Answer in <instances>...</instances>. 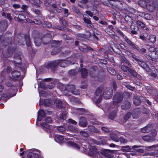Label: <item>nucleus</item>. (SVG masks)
Here are the masks:
<instances>
[{
	"instance_id": "obj_1",
	"label": "nucleus",
	"mask_w": 158,
	"mask_h": 158,
	"mask_svg": "<svg viewBox=\"0 0 158 158\" xmlns=\"http://www.w3.org/2000/svg\"><path fill=\"white\" fill-rule=\"evenodd\" d=\"M123 96L120 93L116 94L113 98V105L114 106V108L116 109L118 105V104L120 103L123 99Z\"/></svg>"
},
{
	"instance_id": "obj_2",
	"label": "nucleus",
	"mask_w": 158,
	"mask_h": 158,
	"mask_svg": "<svg viewBox=\"0 0 158 158\" xmlns=\"http://www.w3.org/2000/svg\"><path fill=\"white\" fill-rule=\"evenodd\" d=\"M135 60L137 62L138 65L145 71L148 72H151V69L146 62L137 58H135Z\"/></svg>"
},
{
	"instance_id": "obj_3",
	"label": "nucleus",
	"mask_w": 158,
	"mask_h": 158,
	"mask_svg": "<svg viewBox=\"0 0 158 158\" xmlns=\"http://www.w3.org/2000/svg\"><path fill=\"white\" fill-rule=\"evenodd\" d=\"M106 5L109 7L111 6L115 9H116V8H118L119 9H122L121 6H122L121 3L118 2L116 3L113 0H110L109 1L108 3H106Z\"/></svg>"
},
{
	"instance_id": "obj_4",
	"label": "nucleus",
	"mask_w": 158,
	"mask_h": 158,
	"mask_svg": "<svg viewBox=\"0 0 158 158\" xmlns=\"http://www.w3.org/2000/svg\"><path fill=\"white\" fill-rule=\"evenodd\" d=\"M40 155V151L37 149L31 150L27 154V156L29 158H39Z\"/></svg>"
},
{
	"instance_id": "obj_5",
	"label": "nucleus",
	"mask_w": 158,
	"mask_h": 158,
	"mask_svg": "<svg viewBox=\"0 0 158 158\" xmlns=\"http://www.w3.org/2000/svg\"><path fill=\"white\" fill-rule=\"evenodd\" d=\"M113 93V90L110 88L106 89L103 93V97L105 99H109L111 98Z\"/></svg>"
},
{
	"instance_id": "obj_6",
	"label": "nucleus",
	"mask_w": 158,
	"mask_h": 158,
	"mask_svg": "<svg viewBox=\"0 0 158 158\" xmlns=\"http://www.w3.org/2000/svg\"><path fill=\"white\" fill-rule=\"evenodd\" d=\"M99 151L98 149L94 146H91L89 148V151L88 152V154L90 156H95L97 154L99 153Z\"/></svg>"
},
{
	"instance_id": "obj_7",
	"label": "nucleus",
	"mask_w": 158,
	"mask_h": 158,
	"mask_svg": "<svg viewBox=\"0 0 158 158\" xmlns=\"http://www.w3.org/2000/svg\"><path fill=\"white\" fill-rule=\"evenodd\" d=\"M115 108L114 110L112 109L111 107H110L107 111V112L109 113L108 117L111 119H114L115 117L117 112L115 110Z\"/></svg>"
},
{
	"instance_id": "obj_8",
	"label": "nucleus",
	"mask_w": 158,
	"mask_h": 158,
	"mask_svg": "<svg viewBox=\"0 0 158 158\" xmlns=\"http://www.w3.org/2000/svg\"><path fill=\"white\" fill-rule=\"evenodd\" d=\"M125 41L130 46L133 48L136 49L137 50H139V48L138 46L135 44L134 43L132 42L127 37L124 38Z\"/></svg>"
},
{
	"instance_id": "obj_9",
	"label": "nucleus",
	"mask_w": 158,
	"mask_h": 158,
	"mask_svg": "<svg viewBox=\"0 0 158 158\" xmlns=\"http://www.w3.org/2000/svg\"><path fill=\"white\" fill-rule=\"evenodd\" d=\"M59 62H60V60H56L52 62H48L47 64L46 67L47 69L51 68L52 69H53L58 65Z\"/></svg>"
},
{
	"instance_id": "obj_10",
	"label": "nucleus",
	"mask_w": 158,
	"mask_h": 158,
	"mask_svg": "<svg viewBox=\"0 0 158 158\" xmlns=\"http://www.w3.org/2000/svg\"><path fill=\"white\" fill-rule=\"evenodd\" d=\"M60 60V62L58 63V65L60 64V66L63 67H65L69 64H73L74 63L68 60Z\"/></svg>"
},
{
	"instance_id": "obj_11",
	"label": "nucleus",
	"mask_w": 158,
	"mask_h": 158,
	"mask_svg": "<svg viewBox=\"0 0 158 158\" xmlns=\"http://www.w3.org/2000/svg\"><path fill=\"white\" fill-rule=\"evenodd\" d=\"M131 106L130 103L127 101H123L121 104V107L124 110L129 109Z\"/></svg>"
},
{
	"instance_id": "obj_12",
	"label": "nucleus",
	"mask_w": 158,
	"mask_h": 158,
	"mask_svg": "<svg viewBox=\"0 0 158 158\" xmlns=\"http://www.w3.org/2000/svg\"><path fill=\"white\" fill-rule=\"evenodd\" d=\"M131 28L132 31L131 32L132 34H136L138 30V27L137 26L136 22L132 23L131 25Z\"/></svg>"
},
{
	"instance_id": "obj_13",
	"label": "nucleus",
	"mask_w": 158,
	"mask_h": 158,
	"mask_svg": "<svg viewBox=\"0 0 158 158\" xmlns=\"http://www.w3.org/2000/svg\"><path fill=\"white\" fill-rule=\"evenodd\" d=\"M83 20L84 22L86 23L89 27L92 28L94 27L93 25L92 24L90 20V19L89 17H86L83 16Z\"/></svg>"
},
{
	"instance_id": "obj_14",
	"label": "nucleus",
	"mask_w": 158,
	"mask_h": 158,
	"mask_svg": "<svg viewBox=\"0 0 158 158\" xmlns=\"http://www.w3.org/2000/svg\"><path fill=\"white\" fill-rule=\"evenodd\" d=\"M29 2L32 6H36L37 7H39L40 4L42 3L40 0H29Z\"/></svg>"
},
{
	"instance_id": "obj_15",
	"label": "nucleus",
	"mask_w": 158,
	"mask_h": 158,
	"mask_svg": "<svg viewBox=\"0 0 158 158\" xmlns=\"http://www.w3.org/2000/svg\"><path fill=\"white\" fill-rule=\"evenodd\" d=\"M152 129V126L151 125H148L145 127L142 128L141 131L143 133H147L149 132Z\"/></svg>"
},
{
	"instance_id": "obj_16",
	"label": "nucleus",
	"mask_w": 158,
	"mask_h": 158,
	"mask_svg": "<svg viewBox=\"0 0 158 158\" xmlns=\"http://www.w3.org/2000/svg\"><path fill=\"white\" fill-rule=\"evenodd\" d=\"M79 124L81 127H85L87 126V123L86 120L84 117H81L79 122Z\"/></svg>"
},
{
	"instance_id": "obj_17",
	"label": "nucleus",
	"mask_w": 158,
	"mask_h": 158,
	"mask_svg": "<svg viewBox=\"0 0 158 158\" xmlns=\"http://www.w3.org/2000/svg\"><path fill=\"white\" fill-rule=\"evenodd\" d=\"M15 60L14 62L15 64H19L21 62V57L18 54H15L14 56Z\"/></svg>"
},
{
	"instance_id": "obj_18",
	"label": "nucleus",
	"mask_w": 158,
	"mask_h": 158,
	"mask_svg": "<svg viewBox=\"0 0 158 158\" xmlns=\"http://www.w3.org/2000/svg\"><path fill=\"white\" fill-rule=\"evenodd\" d=\"M140 111L138 109L135 110L132 115V116L134 119H137L139 116Z\"/></svg>"
},
{
	"instance_id": "obj_19",
	"label": "nucleus",
	"mask_w": 158,
	"mask_h": 158,
	"mask_svg": "<svg viewBox=\"0 0 158 158\" xmlns=\"http://www.w3.org/2000/svg\"><path fill=\"white\" fill-rule=\"evenodd\" d=\"M34 43L35 45L39 47L41 44V39L38 37V35L35 37L34 39Z\"/></svg>"
},
{
	"instance_id": "obj_20",
	"label": "nucleus",
	"mask_w": 158,
	"mask_h": 158,
	"mask_svg": "<svg viewBox=\"0 0 158 158\" xmlns=\"http://www.w3.org/2000/svg\"><path fill=\"white\" fill-rule=\"evenodd\" d=\"M75 86L74 85H67L65 87V89L68 91L73 92V90H75Z\"/></svg>"
},
{
	"instance_id": "obj_21",
	"label": "nucleus",
	"mask_w": 158,
	"mask_h": 158,
	"mask_svg": "<svg viewBox=\"0 0 158 158\" xmlns=\"http://www.w3.org/2000/svg\"><path fill=\"white\" fill-rule=\"evenodd\" d=\"M81 76L83 78H85L88 75L87 70L85 68H81Z\"/></svg>"
},
{
	"instance_id": "obj_22",
	"label": "nucleus",
	"mask_w": 158,
	"mask_h": 158,
	"mask_svg": "<svg viewBox=\"0 0 158 158\" xmlns=\"http://www.w3.org/2000/svg\"><path fill=\"white\" fill-rule=\"evenodd\" d=\"M88 130L91 132H95L98 133L99 131V130L95 128L93 126H88Z\"/></svg>"
},
{
	"instance_id": "obj_23",
	"label": "nucleus",
	"mask_w": 158,
	"mask_h": 158,
	"mask_svg": "<svg viewBox=\"0 0 158 158\" xmlns=\"http://www.w3.org/2000/svg\"><path fill=\"white\" fill-rule=\"evenodd\" d=\"M103 86H101L98 87L96 90L95 92V94L96 96H98L103 89Z\"/></svg>"
},
{
	"instance_id": "obj_24",
	"label": "nucleus",
	"mask_w": 158,
	"mask_h": 158,
	"mask_svg": "<svg viewBox=\"0 0 158 158\" xmlns=\"http://www.w3.org/2000/svg\"><path fill=\"white\" fill-rule=\"evenodd\" d=\"M113 28H114L113 26H112L110 25L105 29V31L108 34L111 33L113 34V33H114V32L112 30V29Z\"/></svg>"
},
{
	"instance_id": "obj_25",
	"label": "nucleus",
	"mask_w": 158,
	"mask_h": 158,
	"mask_svg": "<svg viewBox=\"0 0 158 158\" xmlns=\"http://www.w3.org/2000/svg\"><path fill=\"white\" fill-rule=\"evenodd\" d=\"M144 98L142 97H139V98H134L133 99V102L134 104L136 106H138L140 105L141 103V101L140 99H142V98Z\"/></svg>"
},
{
	"instance_id": "obj_26",
	"label": "nucleus",
	"mask_w": 158,
	"mask_h": 158,
	"mask_svg": "<svg viewBox=\"0 0 158 158\" xmlns=\"http://www.w3.org/2000/svg\"><path fill=\"white\" fill-rule=\"evenodd\" d=\"M8 25V22L6 20L1 21L0 23V27H2L3 29H6Z\"/></svg>"
},
{
	"instance_id": "obj_27",
	"label": "nucleus",
	"mask_w": 158,
	"mask_h": 158,
	"mask_svg": "<svg viewBox=\"0 0 158 158\" xmlns=\"http://www.w3.org/2000/svg\"><path fill=\"white\" fill-rule=\"evenodd\" d=\"M150 56L152 60L154 61L158 58V54L156 52H153L152 53Z\"/></svg>"
},
{
	"instance_id": "obj_28",
	"label": "nucleus",
	"mask_w": 158,
	"mask_h": 158,
	"mask_svg": "<svg viewBox=\"0 0 158 158\" xmlns=\"http://www.w3.org/2000/svg\"><path fill=\"white\" fill-rule=\"evenodd\" d=\"M147 39L149 40L151 43H154L156 40V36L154 35H150Z\"/></svg>"
},
{
	"instance_id": "obj_29",
	"label": "nucleus",
	"mask_w": 158,
	"mask_h": 158,
	"mask_svg": "<svg viewBox=\"0 0 158 158\" xmlns=\"http://www.w3.org/2000/svg\"><path fill=\"white\" fill-rule=\"evenodd\" d=\"M12 77L14 78H18L20 75V73L18 71H14L12 73Z\"/></svg>"
},
{
	"instance_id": "obj_30",
	"label": "nucleus",
	"mask_w": 158,
	"mask_h": 158,
	"mask_svg": "<svg viewBox=\"0 0 158 158\" xmlns=\"http://www.w3.org/2000/svg\"><path fill=\"white\" fill-rule=\"evenodd\" d=\"M68 144L69 145L73 147L76 148L77 149H79L80 148V147L78 145L72 141H69L68 142Z\"/></svg>"
},
{
	"instance_id": "obj_31",
	"label": "nucleus",
	"mask_w": 158,
	"mask_h": 158,
	"mask_svg": "<svg viewBox=\"0 0 158 158\" xmlns=\"http://www.w3.org/2000/svg\"><path fill=\"white\" fill-rule=\"evenodd\" d=\"M24 38L27 46L28 47L30 46L31 45V42L29 36L27 35H24Z\"/></svg>"
},
{
	"instance_id": "obj_32",
	"label": "nucleus",
	"mask_w": 158,
	"mask_h": 158,
	"mask_svg": "<svg viewBox=\"0 0 158 158\" xmlns=\"http://www.w3.org/2000/svg\"><path fill=\"white\" fill-rule=\"evenodd\" d=\"M110 137L112 140L116 142H118L119 141V139L116 135L112 134L111 135Z\"/></svg>"
},
{
	"instance_id": "obj_33",
	"label": "nucleus",
	"mask_w": 158,
	"mask_h": 158,
	"mask_svg": "<svg viewBox=\"0 0 158 158\" xmlns=\"http://www.w3.org/2000/svg\"><path fill=\"white\" fill-rule=\"evenodd\" d=\"M42 25L43 27L46 28H50L52 26L51 24L47 21H44Z\"/></svg>"
},
{
	"instance_id": "obj_34",
	"label": "nucleus",
	"mask_w": 158,
	"mask_h": 158,
	"mask_svg": "<svg viewBox=\"0 0 158 158\" xmlns=\"http://www.w3.org/2000/svg\"><path fill=\"white\" fill-rule=\"evenodd\" d=\"M146 89L147 91L150 94H153L155 92L154 89L152 88L151 86H148L146 87Z\"/></svg>"
},
{
	"instance_id": "obj_35",
	"label": "nucleus",
	"mask_w": 158,
	"mask_h": 158,
	"mask_svg": "<svg viewBox=\"0 0 158 158\" xmlns=\"http://www.w3.org/2000/svg\"><path fill=\"white\" fill-rule=\"evenodd\" d=\"M121 150L123 152H129L130 151V147L129 146H122Z\"/></svg>"
},
{
	"instance_id": "obj_36",
	"label": "nucleus",
	"mask_w": 158,
	"mask_h": 158,
	"mask_svg": "<svg viewBox=\"0 0 158 158\" xmlns=\"http://www.w3.org/2000/svg\"><path fill=\"white\" fill-rule=\"evenodd\" d=\"M136 22L138 27L139 26L141 28H144L145 27V25L140 21H137Z\"/></svg>"
},
{
	"instance_id": "obj_37",
	"label": "nucleus",
	"mask_w": 158,
	"mask_h": 158,
	"mask_svg": "<svg viewBox=\"0 0 158 158\" xmlns=\"http://www.w3.org/2000/svg\"><path fill=\"white\" fill-rule=\"evenodd\" d=\"M55 139H56V140H58L60 142H62L64 139L63 136L60 135H56L55 136Z\"/></svg>"
},
{
	"instance_id": "obj_38",
	"label": "nucleus",
	"mask_w": 158,
	"mask_h": 158,
	"mask_svg": "<svg viewBox=\"0 0 158 158\" xmlns=\"http://www.w3.org/2000/svg\"><path fill=\"white\" fill-rule=\"evenodd\" d=\"M142 139L144 141L148 142L152 139L151 137L148 135H145L142 137Z\"/></svg>"
},
{
	"instance_id": "obj_39",
	"label": "nucleus",
	"mask_w": 158,
	"mask_h": 158,
	"mask_svg": "<svg viewBox=\"0 0 158 158\" xmlns=\"http://www.w3.org/2000/svg\"><path fill=\"white\" fill-rule=\"evenodd\" d=\"M139 38L144 41V43L145 44V45H149V42H147V40L146 39V37L144 35L140 36Z\"/></svg>"
},
{
	"instance_id": "obj_40",
	"label": "nucleus",
	"mask_w": 158,
	"mask_h": 158,
	"mask_svg": "<svg viewBox=\"0 0 158 158\" xmlns=\"http://www.w3.org/2000/svg\"><path fill=\"white\" fill-rule=\"evenodd\" d=\"M128 71L133 76L135 77L137 75V73L131 69L129 68L128 70Z\"/></svg>"
},
{
	"instance_id": "obj_41",
	"label": "nucleus",
	"mask_w": 158,
	"mask_h": 158,
	"mask_svg": "<svg viewBox=\"0 0 158 158\" xmlns=\"http://www.w3.org/2000/svg\"><path fill=\"white\" fill-rule=\"evenodd\" d=\"M44 103L46 106H48L49 103H55V102L54 101L52 102L51 100L45 99L44 101Z\"/></svg>"
},
{
	"instance_id": "obj_42",
	"label": "nucleus",
	"mask_w": 158,
	"mask_h": 158,
	"mask_svg": "<svg viewBox=\"0 0 158 158\" xmlns=\"http://www.w3.org/2000/svg\"><path fill=\"white\" fill-rule=\"evenodd\" d=\"M45 115V112L43 110H41L40 111L38 112V116H40L41 117H44Z\"/></svg>"
},
{
	"instance_id": "obj_43",
	"label": "nucleus",
	"mask_w": 158,
	"mask_h": 158,
	"mask_svg": "<svg viewBox=\"0 0 158 158\" xmlns=\"http://www.w3.org/2000/svg\"><path fill=\"white\" fill-rule=\"evenodd\" d=\"M60 22H62V25L64 26H67L68 24L67 23L66 21L65 20L63 19V18L61 17L59 19Z\"/></svg>"
},
{
	"instance_id": "obj_44",
	"label": "nucleus",
	"mask_w": 158,
	"mask_h": 158,
	"mask_svg": "<svg viewBox=\"0 0 158 158\" xmlns=\"http://www.w3.org/2000/svg\"><path fill=\"white\" fill-rule=\"evenodd\" d=\"M73 10L77 14L79 15H81L80 11L77 7L73 6Z\"/></svg>"
},
{
	"instance_id": "obj_45",
	"label": "nucleus",
	"mask_w": 158,
	"mask_h": 158,
	"mask_svg": "<svg viewBox=\"0 0 158 158\" xmlns=\"http://www.w3.org/2000/svg\"><path fill=\"white\" fill-rule=\"evenodd\" d=\"M80 133L82 136L85 138H87L89 136L88 134L85 131H81L80 132Z\"/></svg>"
},
{
	"instance_id": "obj_46",
	"label": "nucleus",
	"mask_w": 158,
	"mask_h": 158,
	"mask_svg": "<svg viewBox=\"0 0 158 158\" xmlns=\"http://www.w3.org/2000/svg\"><path fill=\"white\" fill-rule=\"evenodd\" d=\"M131 114L130 112H128L124 116V120L125 121L127 120L131 117Z\"/></svg>"
},
{
	"instance_id": "obj_47",
	"label": "nucleus",
	"mask_w": 158,
	"mask_h": 158,
	"mask_svg": "<svg viewBox=\"0 0 158 158\" xmlns=\"http://www.w3.org/2000/svg\"><path fill=\"white\" fill-rule=\"evenodd\" d=\"M124 52L129 56L132 57L134 59L135 58L134 56L135 55H133V54L131 53L130 51L129 50L127 51H125Z\"/></svg>"
},
{
	"instance_id": "obj_48",
	"label": "nucleus",
	"mask_w": 158,
	"mask_h": 158,
	"mask_svg": "<svg viewBox=\"0 0 158 158\" xmlns=\"http://www.w3.org/2000/svg\"><path fill=\"white\" fill-rule=\"evenodd\" d=\"M56 105L58 108H62V102L60 100H57L56 102Z\"/></svg>"
},
{
	"instance_id": "obj_49",
	"label": "nucleus",
	"mask_w": 158,
	"mask_h": 158,
	"mask_svg": "<svg viewBox=\"0 0 158 158\" xmlns=\"http://www.w3.org/2000/svg\"><path fill=\"white\" fill-rule=\"evenodd\" d=\"M57 130L61 132H63L65 131V128L63 126H59L57 128Z\"/></svg>"
},
{
	"instance_id": "obj_50",
	"label": "nucleus",
	"mask_w": 158,
	"mask_h": 158,
	"mask_svg": "<svg viewBox=\"0 0 158 158\" xmlns=\"http://www.w3.org/2000/svg\"><path fill=\"white\" fill-rule=\"evenodd\" d=\"M119 140L120 142L122 143H125L127 142V140L125 139L123 137H121L119 138Z\"/></svg>"
},
{
	"instance_id": "obj_51",
	"label": "nucleus",
	"mask_w": 158,
	"mask_h": 158,
	"mask_svg": "<svg viewBox=\"0 0 158 158\" xmlns=\"http://www.w3.org/2000/svg\"><path fill=\"white\" fill-rule=\"evenodd\" d=\"M121 69L125 72H127L128 71L129 69L128 67L126 66L125 65H123L121 66Z\"/></svg>"
},
{
	"instance_id": "obj_52",
	"label": "nucleus",
	"mask_w": 158,
	"mask_h": 158,
	"mask_svg": "<svg viewBox=\"0 0 158 158\" xmlns=\"http://www.w3.org/2000/svg\"><path fill=\"white\" fill-rule=\"evenodd\" d=\"M107 70L108 72L111 74L114 75H115L116 73L115 71L113 69L109 68L107 69Z\"/></svg>"
},
{
	"instance_id": "obj_53",
	"label": "nucleus",
	"mask_w": 158,
	"mask_h": 158,
	"mask_svg": "<svg viewBox=\"0 0 158 158\" xmlns=\"http://www.w3.org/2000/svg\"><path fill=\"white\" fill-rule=\"evenodd\" d=\"M59 41L55 40H53L52 42V47H56L58 46V43Z\"/></svg>"
},
{
	"instance_id": "obj_54",
	"label": "nucleus",
	"mask_w": 158,
	"mask_h": 158,
	"mask_svg": "<svg viewBox=\"0 0 158 158\" xmlns=\"http://www.w3.org/2000/svg\"><path fill=\"white\" fill-rule=\"evenodd\" d=\"M41 126L46 129H49L50 127L49 126L48 124L45 123H41Z\"/></svg>"
},
{
	"instance_id": "obj_55",
	"label": "nucleus",
	"mask_w": 158,
	"mask_h": 158,
	"mask_svg": "<svg viewBox=\"0 0 158 158\" xmlns=\"http://www.w3.org/2000/svg\"><path fill=\"white\" fill-rule=\"evenodd\" d=\"M18 16L22 21L25 19H26L25 17L23 14H19V15Z\"/></svg>"
},
{
	"instance_id": "obj_56",
	"label": "nucleus",
	"mask_w": 158,
	"mask_h": 158,
	"mask_svg": "<svg viewBox=\"0 0 158 158\" xmlns=\"http://www.w3.org/2000/svg\"><path fill=\"white\" fill-rule=\"evenodd\" d=\"M71 93L75 95H77L80 94V91L76 89H75V90H73Z\"/></svg>"
},
{
	"instance_id": "obj_57",
	"label": "nucleus",
	"mask_w": 158,
	"mask_h": 158,
	"mask_svg": "<svg viewBox=\"0 0 158 158\" xmlns=\"http://www.w3.org/2000/svg\"><path fill=\"white\" fill-rule=\"evenodd\" d=\"M51 3V0H46L44 2V4L46 6H49Z\"/></svg>"
},
{
	"instance_id": "obj_58",
	"label": "nucleus",
	"mask_w": 158,
	"mask_h": 158,
	"mask_svg": "<svg viewBox=\"0 0 158 158\" xmlns=\"http://www.w3.org/2000/svg\"><path fill=\"white\" fill-rule=\"evenodd\" d=\"M121 48L123 50V52H125V51H127L128 50V48L127 46L123 45L122 44L121 46Z\"/></svg>"
},
{
	"instance_id": "obj_59",
	"label": "nucleus",
	"mask_w": 158,
	"mask_h": 158,
	"mask_svg": "<svg viewBox=\"0 0 158 158\" xmlns=\"http://www.w3.org/2000/svg\"><path fill=\"white\" fill-rule=\"evenodd\" d=\"M33 22L39 25H40L42 24L40 21L36 19H34Z\"/></svg>"
},
{
	"instance_id": "obj_60",
	"label": "nucleus",
	"mask_w": 158,
	"mask_h": 158,
	"mask_svg": "<svg viewBox=\"0 0 158 158\" xmlns=\"http://www.w3.org/2000/svg\"><path fill=\"white\" fill-rule=\"evenodd\" d=\"M6 19H8L10 21H11L12 19L11 17L10 14L9 13H6Z\"/></svg>"
},
{
	"instance_id": "obj_61",
	"label": "nucleus",
	"mask_w": 158,
	"mask_h": 158,
	"mask_svg": "<svg viewBox=\"0 0 158 158\" xmlns=\"http://www.w3.org/2000/svg\"><path fill=\"white\" fill-rule=\"evenodd\" d=\"M151 134L153 137H155L157 134V131L156 130L153 129L152 131Z\"/></svg>"
},
{
	"instance_id": "obj_62",
	"label": "nucleus",
	"mask_w": 158,
	"mask_h": 158,
	"mask_svg": "<svg viewBox=\"0 0 158 158\" xmlns=\"http://www.w3.org/2000/svg\"><path fill=\"white\" fill-rule=\"evenodd\" d=\"M157 1V0H152V5L154 8H156L158 7V4H156L155 3V2Z\"/></svg>"
},
{
	"instance_id": "obj_63",
	"label": "nucleus",
	"mask_w": 158,
	"mask_h": 158,
	"mask_svg": "<svg viewBox=\"0 0 158 158\" xmlns=\"http://www.w3.org/2000/svg\"><path fill=\"white\" fill-rule=\"evenodd\" d=\"M58 49H56L52 50L51 52V54L52 55H55L59 52L58 51Z\"/></svg>"
},
{
	"instance_id": "obj_64",
	"label": "nucleus",
	"mask_w": 158,
	"mask_h": 158,
	"mask_svg": "<svg viewBox=\"0 0 158 158\" xmlns=\"http://www.w3.org/2000/svg\"><path fill=\"white\" fill-rule=\"evenodd\" d=\"M28 6L25 5H23L21 7V9L25 11L27 9Z\"/></svg>"
}]
</instances>
